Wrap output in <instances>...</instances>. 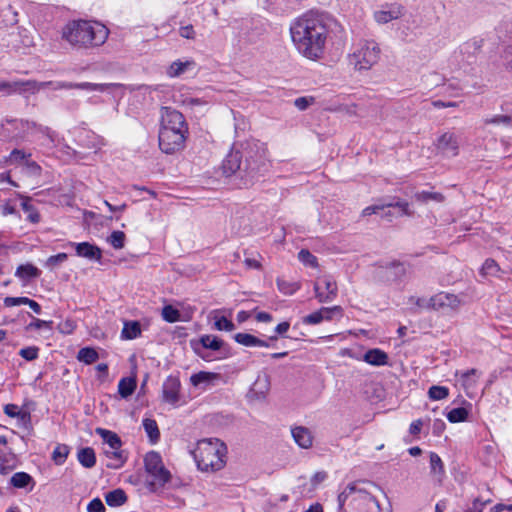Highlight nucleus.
I'll list each match as a JSON object with an SVG mask.
<instances>
[{
	"label": "nucleus",
	"instance_id": "1",
	"mask_svg": "<svg viewBox=\"0 0 512 512\" xmlns=\"http://www.w3.org/2000/svg\"><path fill=\"white\" fill-rule=\"evenodd\" d=\"M336 26V20L329 14L311 10L291 24V38L300 54L316 60L322 56L327 37Z\"/></svg>",
	"mask_w": 512,
	"mask_h": 512
},
{
	"label": "nucleus",
	"instance_id": "2",
	"mask_svg": "<svg viewBox=\"0 0 512 512\" xmlns=\"http://www.w3.org/2000/svg\"><path fill=\"white\" fill-rule=\"evenodd\" d=\"M109 36L108 28L88 20H72L62 28V39L76 49H90L103 45Z\"/></svg>",
	"mask_w": 512,
	"mask_h": 512
},
{
	"label": "nucleus",
	"instance_id": "3",
	"mask_svg": "<svg viewBox=\"0 0 512 512\" xmlns=\"http://www.w3.org/2000/svg\"><path fill=\"white\" fill-rule=\"evenodd\" d=\"M188 124L179 111L171 107L161 108L159 147L166 154H173L184 147Z\"/></svg>",
	"mask_w": 512,
	"mask_h": 512
},
{
	"label": "nucleus",
	"instance_id": "4",
	"mask_svg": "<svg viewBox=\"0 0 512 512\" xmlns=\"http://www.w3.org/2000/svg\"><path fill=\"white\" fill-rule=\"evenodd\" d=\"M240 147L244 159V185H250L268 169L267 147L258 140L246 141Z\"/></svg>",
	"mask_w": 512,
	"mask_h": 512
},
{
	"label": "nucleus",
	"instance_id": "5",
	"mask_svg": "<svg viewBox=\"0 0 512 512\" xmlns=\"http://www.w3.org/2000/svg\"><path fill=\"white\" fill-rule=\"evenodd\" d=\"M226 445L219 439H203L198 442L194 459L202 471H218L225 465Z\"/></svg>",
	"mask_w": 512,
	"mask_h": 512
},
{
	"label": "nucleus",
	"instance_id": "6",
	"mask_svg": "<svg viewBox=\"0 0 512 512\" xmlns=\"http://www.w3.org/2000/svg\"><path fill=\"white\" fill-rule=\"evenodd\" d=\"M348 503L356 512H380L379 504L368 492L358 488L356 483L348 484L338 495L339 510Z\"/></svg>",
	"mask_w": 512,
	"mask_h": 512
},
{
	"label": "nucleus",
	"instance_id": "7",
	"mask_svg": "<svg viewBox=\"0 0 512 512\" xmlns=\"http://www.w3.org/2000/svg\"><path fill=\"white\" fill-rule=\"evenodd\" d=\"M380 57V48L374 41H362L350 54V64L357 70H368L375 65Z\"/></svg>",
	"mask_w": 512,
	"mask_h": 512
},
{
	"label": "nucleus",
	"instance_id": "8",
	"mask_svg": "<svg viewBox=\"0 0 512 512\" xmlns=\"http://www.w3.org/2000/svg\"><path fill=\"white\" fill-rule=\"evenodd\" d=\"M146 472L153 478L148 481V488L155 492L162 488L171 478L170 472L164 467L161 455L158 452L150 451L144 458Z\"/></svg>",
	"mask_w": 512,
	"mask_h": 512
},
{
	"label": "nucleus",
	"instance_id": "9",
	"mask_svg": "<svg viewBox=\"0 0 512 512\" xmlns=\"http://www.w3.org/2000/svg\"><path fill=\"white\" fill-rule=\"evenodd\" d=\"M462 304L463 301L456 294L442 291L432 296V309L443 314L457 312Z\"/></svg>",
	"mask_w": 512,
	"mask_h": 512
},
{
	"label": "nucleus",
	"instance_id": "10",
	"mask_svg": "<svg viewBox=\"0 0 512 512\" xmlns=\"http://www.w3.org/2000/svg\"><path fill=\"white\" fill-rule=\"evenodd\" d=\"M314 292L318 302L330 303L337 297V283L331 276L319 277L314 283Z\"/></svg>",
	"mask_w": 512,
	"mask_h": 512
},
{
	"label": "nucleus",
	"instance_id": "11",
	"mask_svg": "<svg viewBox=\"0 0 512 512\" xmlns=\"http://www.w3.org/2000/svg\"><path fill=\"white\" fill-rule=\"evenodd\" d=\"M405 13L403 5L397 2L385 3L374 12V19L378 24H386L401 18Z\"/></svg>",
	"mask_w": 512,
	"mask_h": 512
},
{
	"label": "nucleus",
	"instance_id": "12",
	"mask_svg": "<svg viewBox=\"0 0 512 512\" xmlns=\"http://www.w3.org/2000/svg\"><path fill=\"white\" fill-rule=\"evenodd\" d=\"M223 346L224 342L214 335H203L197 343L193 344L195 353L206 361L210 360L208 350L219 351Z\"/></svg>",
	"mask_w": 512,
	"mask_h": 512
},
{
	"label": "nucleus",
	"instance_id": "13",
	"mask_svg": "<svg viewBox=\"0 0 512 512\" xmlns=\"http://www.w3.org/2000/svg\"><path fill=\"white\" fill-rule=\"evenodd\" d=\"M243 165H244V162H243L242 148L241 147H240V149L233 148L223 161V164H222L223 173L226 176H230V175L238 172L239 176L245 181Z\"/></svg>",
	"mask_w": 512,
	"mask_h": 512
},
{
	"label": "nucleus",
	"instance_id": "14",
	"mask_svg": "<svg viewBox=\"0 0 512 512\" xmlns=\"http://www.w3.org/2000/svg\"><path fill=\"white\" fill-rule=\"evenodd\" d=\"M398 208L399 215L411 216L413 212L410 210L409 203L403 200H398L395 202H387L382 204H375L368 206L363 209L362 216H370L372 214H379L381 211H384L385 208Z\"/></svg>",
	"mask_w": 512,
	"mask_h": 512
},
{
	"label": "nucleus",
	"instance_id": "15",
	"mask_svg": "<svg viewBox=\"0 0 512 512\" xmlns=\"http://www.w3.org/2000/svg\"><path fill=\"white\" fill-rule=\"evenodd\" d=\"M438 150L447 157L458 155L459 142L457 136L453 133H444L437 142Z\"/></svg>",
	"mask_w": 512,
	"mask_h": 512
},
{
	"label": "nucleus",
	"instance_id": "16",
	"mask_svg": "<svg viewBox=\"0 0 512 512\" xmlns=\"http://www.w3.org/2000/svg\"><path fill=\"white\" fill-rule=\"evenodd\" d=\"M70 245L75 247L76 255L79 257L93 261H100L102 258L101 249L89 242L70 243Z\"/></svg>",
	"mask_w": 512,
	"mask_h": 512
},
{
	"label": "nucleus",
	"instance_id": "17",
	"mask_svg": "<svg viewBox=\"0 0 512 512\" xmlns=\"http://www.w3.org/2000/svg\"><path fill=\"white\" fill-rule=\"evenodd\" d=\"M180 381L176 377H168L163 384V399L170 404L179 401Z\"/></svg>",
	"mask_w": 512,
	"mask_h": 512
},
{
	"label": "nucleus",
	"instance_id": "18",
	"mask_svg": "<svg viewBox=\"0 0 512 512\" xmlns=\"http://www.w3.org/2000/svg\"><path fill=\"white\" fill-rule=\"evenodd\" d=\"M291 434L295 443L302 449H309L313 445V435L309 428L295 426L291 428Z\"/></svg>",
	"mask_w": 512,
	"mask_h": 512
},
{
	"label": "nucleus",
	"instance_id": "19",
	"mask_svg": "<svg viewBox=\"0 0 512 512\" xmlns=\"http://www.w3.org/2000/svg\"><path fill=\"white\" fill-rule=\"evenodd\" d=\"M362 360L369 365L380 367L388 364L389 357L385 351L373 348L364 353Z\"/></svg>",
	"mask_w": 512,
	"mask_h": 512
},
{
	"label": "nucleus",
	"instance_id": "20",
	"mask_svg": "<svg viewBox=\"0 0 512 512\" xmlns=\"http://www.w3.org/2000/svg\"><path fill=\"white\" fill-rule=\"evenodd\" d=\"M41 271L31 263L19 265L15 271V276L23 282L38 278Z\"/></svg>",
	"mask_w": 512,
	"mask_h": 512
},
{
	"label": "nucleus",
	"instance_id": "21",
	"mask_svg": "<svg viewBox=\"0 0 512 512\" xmlns=\"http://www.w3.org/2000/svg\"><path fill=\"white\" fill-rule=\"evenodd\" d=\"M122 85L117 83H90V82H82L75 83V89H81L86 91H98V92H106L111 91L116 88H120Z\"/></svg>",
	"mask_w": 512,
	"mask_h": 512
},
{
	"label": "nucleus",
	"instance_id": "22",
	"mask_svg": "<svg viewBox=\"0 0 512 512\" xmlns=\"http://www.w3.org/2000/svg\"><path fill=\"white\" fill-rule=\"evenodd\" d=\"M37 82L35 81H13V82H1L0 91L9 90V92H16L20 90L35 89Z\"/></svg>",
	"mask_w": 512,
	"mask_h": 512
},
{
	"label": "nucleus",
	"instance_id": "23",
	"mask_svg": "<svg viewBox=\"0 0 512 512\" xmlns=\"http://www.w3.org/2000/svg\"><path fill=\"white\" fill-rule=\"evenodd\" d=\"M385 277L388 281H395L406 273V267L399 262H393L384 268Z\"/></svg>",
	"mask_w": 512,
	"mask_h": 512
},
{
	"label": "nucleus",
	"instance_id": "24",
	"mask_svg": "<svg viewBox=\"0 0 512 512\" xmlns=\"http://www.w3.org/2000/svg\"><path fill=\"white\" fill-rule=\"evenodd\" d=\"M105 501L110 507H119L127 501V496L122 489H115L106 493Z\"/></svg>",
	"mask_w": 512,
	"mask_h": 512
},
{
	"label": "nucleus",
	"instance_id": "25",
	"mask_svg": "<svg viewBox=\"0 0 512 512\" xmlns=\"http://www.w3.org/2000/svg\"><path fill=\"white\" fill-rule=\"evenodd\" d=\"M96 431L102 437L103 441L109 446V449L121 448L122 442L116 433L102 428H98Z\"/></svg>",
	"mask_w": 512,
	"mask_h": 512
},
{
	"label": "nucleus",
	"instance_id": "26",
	"mask_svg": "<svg viewBox=\"0 0 512 512\" xmlns=\"http://www.w3.org/2000/svg\"><path fill=\"white\" fill-rule=\"evenodd\" d=\"M77 458L80 464L85 468H92L96 463L95 452L90 447L80 449Z\"/></svg>",
	"mask_w": 512,
	"mask_h": 512
},
{
	"label": "nucleus",
	"instance_id": "27",
	"mask_svg": "<svg viewBox=\"0 0 512 512\" xmlns=\"http://www.w3.org/2000/svg\"><path fill=\"white\" fill-rule=\"evenodd\" d=\"M16 468L15 456L11 453H4L0 450V474L7 475Z\"/></svg>",
	"mask_w": 512,
	"mask_h": 512
},
{
	"label": "nucleus",
	"instance_id": "28",
	"mask_svg": "<svg viewBox=\"0 0 512 512\" xmlns=\"http://www.w3.org/2000/svg\"><path fill=\"white\" fill-rule=\"evenodd\" d=\"M10 484L15 488H26L29 485L34 486L33 478L26 472H17L10 478Z\"/></svg>",
	"mask_w": 512,
	"mask_h": 512
},
{
	"label": "nucleus",
	"instance_id": "29",
	"mask_svg": "<svg viewBox=\"0 0 512 512\" xmlns=\"http://www.w3.org/2000/svg\"><path fill=\"white\" fill-rule=\"evenodd\" d=\"M141 334V327L137 321H127L124 323L121 331V337L123 339L132 340L137 338Z\"/></svg>",
	"mask_w": 512,
	"mask_h": 512
},
{
	"label": "nucleus",
	"instance_id": "30",
	"mask_svg": "<svg viewBox=\"0 0 512 512\" xmlns=\"http://www.w3.org/2000/svg\"><path fill=\"white\" fill-rule=\"evenodd\" d=\"M430 469L431 473L436 476L439 482L442 481V477L444 475V464L440 458V456L435 452H430Z\"/></svg>",
	"mask_w": 512,
	"mask_h": 512
},
{
	"label": "nucleus",
	"instance_id": "31",
	"mask_svg": "<svg viewBox=\"0 0 512 512\" xmlns=\"http://www.w3.org/2000/svg\"><path fill=\"white\" fill-rule=\"evenodd\" d=\"M136 389V381L134 378L125 377L118 383V393L122 398H127L133 394Z\"/></svg>",
	"mask_w": 512,
	"mask_h": 512
},
{
	"label": "nucleus",
	"instance_id": "32",
	"mask_svg": "<svg viewBox=\"0 0 512 512\" xmlns=\"http://www.w3.org/2000/svg\"><path fill=\"white\" fill-rule=\"evenodd\" d=\"M194 66V62L193 61H185V62H182V61H175L173 62L167 73L170 77H178L180 75H182L183 73H185L187 70L191 69L192 67Z\"/></svg>",
	"mask_w": 512,
	"mask_h": 512
},
{
	"label": "nucleus",
	"instance_id": "33",
	"mask_svg": "<svg viewBox=\"0 0 512 512\" xmlns=\"http://www.w3.org/2000/svg\"><path fill=\"white\" fill-rule=\"evenodd\" d=\"M105 454L108 458L114 460V463L108 465L110 468L117 469L121 467L126 461V456L124 455V451H122L121 448L106 449Z\"/></svg>",
	"mask_w": 512,
	"mask_h": 512
},
{
	"label": "nucleus",
	"instance_id": "34",
	"mask_svg": "<svg viewBox=\"0 0 512 512\" xmlns=\"http://www.w3.org/2000/svg\"><path fill=\"white\" fill-rule=\"evenodd\" d=\"M142 425L147 433L150 441L156 443L160 438V432L155 420L146 418L143 420Z\"/></svg>",
	"mask_w": 512,
	"mask_h": 512
},
{
	"label": "nucleus",
	"instance_id": "35",
	"mask_svg": "<svg viewBox=\"0 0 512 512\" xmlns=\"http://www.w3.org/2000/svg\"><path fill=\"white\" fill-rule=\"evenodd\" d=\"M234 340L246 347H257V344H263L261 339L248 333H237L234 335Z\"/></svg>",
	"mask_w": 512,
	"mask_h": 512
},
{
	"label": "nucleus",
	"instance_id": "36",
	"mask_svg": "<svg viewBox=\"0 0 512 512\" xmlns=\"http://www.w3.org/2000/svg\"><path fill=\"white\" fill-rule=\"evenodd\" d=\"M99 358L98 352L90 347L79 350L77 359L85 364H92Z\"/></svg>",
	"mask_w": 512,
	"mask_h": 512
},
{
	"label": "nucleus",
	"instance_id": "37",
	"mask_svg": "<svg viewBox=\"0 0 512 512\" xmlns=\"http://www.w3.org/2000/svg\"><path fill=\"white\" fill-rule=\"evenodd\" d=\"M161 314L163 319L168 323H175L182 320L180 311L172 305L164 306Z\"/></svg>",
	"mask_w": 512,
	"mask_h": 512
},
{
	"label": "nucleus",
	"instance_id": "38",
	"mask_svg": "<svg viewBox=\"0 0 512 512\" xmlns=\"http://www.w3.org/2000/svg\"><path fill=\"white\" fill-rule=\"evenodd\" d=\"M446 417L451 423L463 422L468 417V411L463 407L453 408L447 413Z\"/></svg>",
	"mask_w": 512,
	"mask_h": 512
},
{
	"label": "nucleus",
	"instance_id": "39",
	"mask_svg": "<svg viewBox=\"0 0 512 512\" xmlns=\"http://www.w3.org/2000/svg\"><path fill=\"white\" fill-rule=\"evenodd\" d=\"M277 287L283 294L292 295L300 289V284L298 282H289L286 280L278 279Z\"/></svg>",
	"mask_w": 512,
	"mask_h": 512
},
{
	"label": "nucleus",
	"instance_id": "40",
	"mask_svg": "<svg viewBox=\"0 0 512 512\" xmlns=\"http://www.w3.org/2000/svg\"><path fill=\"white\" fill-rule=\"evenodd\" d=\"M415 199L418 202H422V203H427L429 201L441 202L443 200V196H442V194L436 193V192L422 191V192H417L415 194Z\"/></svg>",
	"mask_w": 512,
	"mask_h": 512
},
{
	"label": "nucleus",
	"instance_id": "41",
	"mask_svg": "<svg viewBox=\"0 0 512 512\" xmlns=\"http://www.w3.org/2000/svg\"><path fill=\"white\" fill-rule=\"evenodd\" d=\"M479 377V373L476 369H470L461 374V382L465 388H471L474 386L476 379Z\"/></svg>",
	"mask_w": 512,
	"mask_h": 512
},
{
	"label": "nucleus",
	"instance_id": "42",
	"mask_svg": "<svg viewBox=\"0 0 512 512\" xmlns=\"http://www.w3.org/2000/svg\"><path fill=\"white\" fill-rule=\"evenodd\" d=\"M214 378H216V374L201 371L199 373L193 374L190 378V381L194 386H198L202 383H208Z\"/></svg>",
	"mask_w": 512,
	"mask_h": 512
},
{
	"label": "nucleus",
	"instance_id": "43",
	"mask_svg": "<svg viewBox=\"0 0 512 512\" xmlns=\"http://www.w3.org/2000/svg\"><path fill=\"white\" fill-rule=\"evenodd\" d=\"M449 394L448 388L444 386H431L428 391L429 398L432 400L445 399Z\"/></svg>",
	"mask_w": 512,
	"mask_h": 512
},
{
	"label": "nucleus",
	"instance_id": "44",
	"mask_svg": "<svg viewBox=\"0 0 512 512\" xmlns=\"http://www.w3.org/2000/svg\"><path fill=\"white\" fill-rule=\"evenodd\" d=\"M51 86L54 90L58 89H75V83L71 82H41L37 83L35 89H43L45 87Z\"/></svg>",
	"mask_w": 512,
	"mask_h": 512
},
{
	"label": "nucleus",
	"instance_id": "45",
	"mask_svg": "<svg viewBox=\"0 0 512 512\" xmlns=\"http://www.w3.org/2000/svg\"><path fill=\"white\" fill-rule=\"evenodd\" d=\"M498 271L499 266L493 259H487L481 268V273L484 276H494Z\"/></svg>",
	"mask_w": 512,
	"mask_h": 512
},
{
	"label": "nucleus",
	"instance_id": "46",
	"mask_svg": "<svg viewBox=\"0 0 512 512\" xmlns=\"http://www.w3.org/2000/svg\"><path fill=\"white\" fill-rule=\"evenodd\" d=\"M298 259L305 265H309L311 267L317 266V258L306 249L299 251Z\"/></svg>",
	"mask_w": 512,
	"mask_h": 512
},
{
	"label": "nucleus",
	"instance_id": "47",
	"mask_svg": "<svg viewBox=\"0 0 512 512\" xmlns=\"http://www.w3.org/2000/svg\"><path fill=\"white\" fill-rule=\"evenodd\" d=\"M19 355L27 361H33L38 358L39 348L36 346H29L20 349Z\"/></svg>",
	"mask_w": 512,
	"mask_h": 512
},
{
	"label": "nucleus",
	"instance_id": "48",
	"mask_svg": "<svg viewBox=\"0 0 512 512\" xmlns=\"http://www.w3.org/2000/svg\"><path fill=\"white\" fill-rule=\"evenodd\" d=\"M215 328L219 331H233L235 329L232 321L227 319L225 316H221L215 319Z\"/></svg>",
	"mask_w": 512,
	"mask_h": 512
},
{
	"label": "nucleus",
	"instance_id": "49",
	"mask_svg": "<svg viewBox=\"0 0 512 512\" xmlns=\"http://www.w3.org/2000/svg\"><path fill=\"white\" fill-rule=\"evenodd\" d=\"M125 234L122 231H114L109 237L110 244L115 249H121L124 247Z\"/></svg>",
	"mask_w": 512,
	"mask_h": 512
},
{
	"label": "nucleus",
	"instance_id": "50",
	"mask_svg": "<svg viewBox=\"0 0 512 512\" xmlns=\"http://www.w3.org/2000/svg\"><path fill=\"white\" fill-rule=\"evenodd\" d=\"M342 308L340 306L333 307H322L320 308V313L322 315L323 320H331L335 314H341Z\"/></svg>",
	"mask_w": 512,
	"mask_h": 512
},
{
	"label": "nucleus",
	"instance_id": "51",
	"mask_svg": "<svg viewBox=\"0 0 512 512\" xmlns=\"http://www.w3.org/2000/svg\"><path fill=\"white\" fill-rule=\"evenodd\" d=\"M30 156H31V154H26L23 150L14 149L10 153L8 160L11 163H19V162L28 160V158Z\"/></svg>",
	"mask_w": 512,
	"mask_h": 512
},
{
	"label": "nucleus",
	"instance_id": "52",
	"mask_svg": "<svg viewBox=\"0 0 512 512\" xmlns=\"http://www.w3.org/2000/svg\"><path fill=\"white\" fill-rule=\"evenodd\" d=\"M25 173L31 176H39L41 173V167L32 160H26L24 162Z\"/></svg>",
	"mask_w": 512,
	"mask_h": 512
},
{
	"label": "nucleus",
	"instance_id": "53",
	"mask_svg": "<svg viewBox=\"0 0 512 512\" xmlns=\"http://www.w3.org/2000/svg\"><path fill=\"white\" fill-rule=\"evenodd\" d=\"M68 256L66 253H59L57 255L50 256L46 261V266L49 268H54L60 263H63L67 260Z\"/></svg>",
	"mask_w": 512,
	"mask_h": 512
},
{
	"label": "nucleus",
	"instance_id": "54",
	"mask_svg": "<svg viewBox=\"0 0 512 512\" xmlns=\"http://www.w3.org/2000/svg\"><path fill=\"white\" fill-rule=\"evenodd\" d=\"M511 123H512V118L510 116H506V115H497V116L485 119V124L510 125Z\"/></svg>",
	"mask_w": 512,
	"mask_h": 512
},
{
	"label": "nucleus",
	"instance_id": "55",
	"mask_svg": "<svg viewBox=\"0 0 512 512\" xmlns=\"http://www.w3.org/2000/svg\"><path fill=\"white\" fill-rule=\"evenodd\" d=\"M322 322V315L320 309L303 318V323L308 325H316Z\"/></svg>",
	"mask_w": 512,
	"mask_h": 512
},
{
	"label": "nucleus",
	"instance_id": "56",
	"mask_svg": "<svg viewBox=\"0 0 512 512\" xmlns=\"http://www.w3.org/2000/svg\"><path fill=\"white\" fill-rule=\"evenodd\" d=\"M88 512H105V506L99 498H94L87 505Z\"/></svg>",
	"mask_w": 512,
	"mask_h": 512
},
{
	"label": "nucleus",
	"instance_id": "57",
	"mask_svg": "<svg viewBox=\"0 0 512 512\" xmlns=\"http://www.w3.org/2000/svg\"><path fill=\"white\" fill-rule=\"evenodd\" d=\"M411 301L420 309H432V296L430 298H411Z\"/></svg>",
	"mask_w": 512,
	"mask_h": 512
},
{
	"label": "nucleus",
	"instance_id": "58",
	"mask_svg": "<svg viewBox=\"0 0 512 512\" xmlns=\"http://www.w3.org/2000/svg\"><path fill=\"white\" fill-rule=\"evenodd\" d=\"M312 103H313L312 97H299V98L295 99V101H294V105L299 110L307 109Z\"/></svg>",
	"mask_w": 512,
	"mask_h": 512
},
{
	"label": "nucleus",
	"instance_id": "59",
	"mask_svg": "<svg viewBox=\"0 0 512 512\" xmlns=\"http://www.w3.org/2000/svg\"><path fill=\"white\" fill-rule=\"evenodd\" d=\"M179 34L185 39H194L195 31L192 25L181 26L179 28Z\"/></svg>",
	"mask_w": 512,
	"mask_h": 512
},
{
	"label": "nucleus",
	"instance_id": "60",
	"mask_svg": "<svg viewBox=\"0 0 512 512\" xmlns=\"http://www.w3.org/2000/svg\"><path fill=\"white\" fill-rule=\"evenodd\" d=\"M68 451L66 447L56 448L53 452V459L56 461V463L61 464L67 457Z\"/></svg>",
	"mask_w": 512,
	"mask_h": 512
},
{
	"label": "nucleus",
	"instance_id": "61",
	"mask_svg": "<svg viewBox=\"0 0 512 512\" xmlns=\"http://www.w3.org/2000/svg\"><path fill=\"white\" fill-rule=\"evenodd\" d=\"M26 297H6L4 298V305L6 307H14L24 305Z\"/></svg>",
	"mask_w": 512,
	"mask_h": 512
},
{
	"label": "nucleus",
	"instance_id": "62",
	"mask_svg": "<svg viewBox=\"0 0 512 512\" xmlns=\"http://www.w3.org/2000/svg\"><path fill=\"white\" fill-rule=\"evenodd\" d=\"M422 425H423V423L420 419L413 421L410 425L409 432L413 435L419 434L421 431Z\"/></svg>",
	"mask_w": 512,
	"mask_h": 512
},
{
	"label": "nucleus",
	"instance_id": "63",
	"mask_svg": "<svg viewBox=\"0 0 512 512\" xmlns=\"http://www.w3.org/2000/svg\"><path fill=\"white\" fill-rule=\"evenodd\" d=\"M484 503H481L478 499H475L472 506L467 508L464 512H483Z\"/></svg>",
	"mask_w": 512,
	"mask_h": 512
},
{
	"label": "nucleus",
	"instance_id": "64",
	"mask_svg": "<svg viewBox=\"0 0 512 512\" xmlns=\"http://www.w3.org/2000/svg\"><path fill=\"white\" fill-rule=\"evenodd\" d=\"M4 412L10 417H16L18 415V406L14 404H7L4 407Z\"/></svg>",
	"mask_w": 512,
	"mask_h": 512
}]
</instances>
